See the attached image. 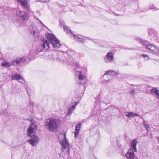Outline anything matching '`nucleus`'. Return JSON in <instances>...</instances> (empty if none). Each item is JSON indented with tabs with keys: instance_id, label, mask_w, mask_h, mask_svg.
Listing matches in <instances>:
<instances>
[{
	"instance_id": "f257e3e1",
	"label": "nucleus",
	"mask_w": 159,
	"mask_h": 159,
	"mask_svg": "<svg viewBox=\"0 0 159 159\" xmlns=\"http://www.w3.org/2000/svg\"><path fill=\"white\" fill-rule=\"evenodd\" d=\"M74 52L71 50H68L66 52H64L61 54L59 59L63 62L72 66L75 73V79L78 81L80 80V66L76 61L72 57Z\"/></svg>"
},
{
	"instance_id": "f03ea898",
	"label": "nucleus",
	"mask_w": 159,
	"mask_h": 159,
	"mask_svg": "<svg viewBox=\"0 0 159 159\" xmlns=\"http://www.w3.org/2000/svg\"><path fill=\"white\" fill-rule=\"evenodd\" d=\"M50 43L55 48H58L61 45L59 40H41L40 44L35 48L34 52L37 54L41 51L48 50L49 48Z\"/></svg>"
},
{
	"instance_id": "7ed1b4c3",
	"label": "nucleus",
	"mask_w": 159,
	"mask_h": 159,
	"mask_svg": "<svg viewBox=\"0 0 159 159\" xmlns=\"http://www.w3.org/2000/svg\"><path fill=\"white\" fill-rule=\"evenodd\" d=\"M36 126V122L32 121L31 124L29 126L27 131L28 136L31 138V139L28 140V142L33 146H36L39 140L38 137L34 134V131L35 130Z\"/></svg>"
},
{
	"instance_id": "20e7f679",
	"label": "nucleus",
	"mask_w": 159,
	"mask_h": 159,
	"mask_svg": "<svg viewBox=\"0 0 159 159\" xmlns=\"http://www.w3.org/2000/svg\"><path fill=\"white\" fill-rule=\"evenodd\" d=\"M57 120L55 119H47L45 122V126L50 131L56 132L58 128L57 123Z\"/></svg>"
},
{
	"instance_id": "39448f33",
	"label": "nucleus",
	"mask_w": 159,
	"mask_h": 159,
	"mask_svg": "<svg viewBox=\"0 0 159 159\" xmlns=\"http://www.w3.org/2000/svg\"><path fill=\"white\" fill-rule=\"evenodd\" d=\"M60 136L63 137V139L59 141L60 143L63 147L62 151L64 152L65 154H67L68 152L69 144L67 140L66 135L65 134H61Z\"/></svg>"
},
{
	"instance_id": "423d86ee",
	"label": "nucleus",
	"mask_w": 159,
	"mask_h": 159,
	"mask_svg": "<svg viewBox=\"0 0 159 159\" xmlns=\"http://www.w3.org/2000/svg\"><path fill=\"white\" fill-rule=\"evenodd\" d=\"M16 13L18 17L23 20H27L28 19V14L20 9L17 10Z\"/></svg>"
},
{
	"instance_id": "0eeeda50",
	"label": "nucleus",
	"mask_w": 159,
	"mask_h": 159,
	"mask_svg": "<svg viewBox=\"0 0 159 159\" xmlns=\"http://www.w3.org/2000/svg\"><path fill=\"white\" fill-rule=\"evenodd\" d=\"M26 59L24 57L17 58L15 60L12 61L11 63V64L14 66L19 65L20 63L23 62L25 61Z\"/></svg>"
},
{
	"instance_id": "6e6552de",
	"label": "nucleus",
	"mask_w": 159,
	"mask_h": 159,
	"mask_svg": "<svg viewBox=\"0 0 159 159\" xmlns=\"http://www.w3.org/2000/svg\"><path fill=\"white\" fill-rule=\"evenodd\" d=\"M104 60L107 63L113 62L114 60L113 54L111 52L107 53L105 58Z\"/></svg>"
},
{
	"instance_id": "1a4fd4ad",
	"label": "nucleus",
	"mask_w": 159,
	"mask_h": 159,
	"mask_svg": "<svg viewBox=\"0 0 159 159\" xmlns=\"http://www.w3.org/2000/svg\"><path fill=\"white\" fill-rule=\"evenodd\" d=\"M17 1L20 2L21 5L24 8L28 11H30V8L28 4V2L27 0H17Z\"/></svg>"
},
{
	"instance_id": "9d476101",
	"label": "nucleus",
	"mask_w": 159,
	"mask_h": 159,
	"mask_svg": "<svg viewBox=\"0 0 159 159\" xmlns=\"http://www.w3.org/2000/svg\"><path fill=\"white\" fill-rule=\"evenodd\" d=\"M63 29L64 32L66 34L69 35H72L74 37H76V34H75V33L72 32L69 27L67 26H64Z\"/></svg>"
},
{
	"instance_id": "9b49d317",
	"label": "nucleus",
	"mask_w": 159,
	"mask_h": 159,
	"mask_svg": "<svg viewBox=\"0 0 159 159\" xmlns=\"http://www.w3.org/2000/svg\"><path fill=\"white\" fill-rule=\"evenodd\" d=\"M87 80L86 73L80 71V83L84 84L86 83Z\"/></svg>"
},
{
	"instance_id": "f8f14e48",
	"label": "nucleus",
	"mask_w": 159,
	"mask_h": 159,
	"mask_svg": "<svg viewBox=\"0 0 159 159\" xmlns=\"http://www.w3.org/2000/svg\"><path fill=\"white\" fill-rule=\"evenodd\" d=\"M126 157L129 159H134L135 155L133 152V150L130 148L128 150L126 154Z\"/></svg>"
},
{
	"instance_id": "ddd939ff",
	"label": "nucleus",
	"mask_w": 159,
	"mask_h": 159,
	"mask_svg": "<svg viewBox=\"0 0 159 159\" xmlns=\"http://www.w3.org/2000/svg\"><path fill=\"white\" fill-rule=\"evenodd\" d=\"M148 33L149 36L153 38L155 37H157V34L153 29H149L148 30Z\"/></svg>"
},
{
	"instance_id": "4468645a",
	"label": "nucleus",
	"mask_w": 159,
	"mask_h": 159,
	"mask_svg": "<svg viewBox=\"0 0 159 159\" xmlns=\"http://www.w3.org/2000/svg\"><path fill=\"white\" fill-rule=\"evenodd\" d=\"M11 80H19L23 79V77L17 73H16L12 75L11 77Z\"/></svg>"
},
{
	"instance_id": "2eb2a0df",
	"label": "nucleus",
	"mask_w": 159,
	"mask_h": 159,
	"mask_svg": "<svg viewBox=\"0 0 159 159\" xmlns=\"http://www.w3.org/2000/svg\"><path fill=\"white\" fill-rule=\"evenodd\" d=\"M138 142L137 140L136 139L132 140L131 142V147L134 152H137L136 145Z\"/></svg>"
},
{
	"instance_id": "dca6fc26",
	"label": "nucleus",
	"mask_w": 159,
	"mask_h": 159,
	"mask_svg": "<svg viewBox=\"0 0 159 159\" xmlns=\"http://www.w3.org/2000/svg\"><path fill=\"white\" fill-rule=\"evenodd\" d=\"M78 103L79 102H75L74 104L71 106V108H70V106L69 107L67 112V114L68 115H70L72 113V111L75 109V107L78 104Z\"/></svg>"
},
{
	"instance_id": "f3484780",
	"label": "nucleus",
	"mask_w": 159,
	"mask_h": 159,
	"mask_svg": "<svg viewBox=\"0 0 159 159\" xmlns=\"http://www.w3.org/2000/svg\"><path fill=\"white\" fill-rule=\"evenodd\" d=\"M48 40H58L56 36L52 34L47 33L45 34Z\"/></svg>"
},
{
	"instance_id": "a211bd4d",
	"label": "nucleus",
	"mask_w": 159,
	"mask_h": 159,
	"mask_svg": "<svg viewBox=\"0 0 159 159\" xmlns=\"http://www.w3.org/2000/svg\"><path fill=\"white\" fill-rule=\"evenodd\" d=\"M118 73L115 71L113 70H110L109 71H106L105 74L103 75V77L105 75H109L110 76L112 77L117 76Z\"/></svg>"
},
{
	"instance_id": "6ab92c4d",
	"label": "nucleus",
	"mask_w": 159,
	"mask_h": 159,
	"mask_svg": "<svg viewBox=\"0 0 159 159\" xmlns=\"http://www.w3.org/2000/svg\"><path fill=\"white\" fill-rule=\"evenodd\" d=\"M151 48H150V50L154 53L157 52L158 50H159V47L156 46L155 45L152 44Z\"/></svg>"
},
{
	"instance_id": "aec40b11",
	"label": "nucleus",
	"mask_w": 159,
	"mask_h": 159,
	"mask_svg": "<svg viewBox=\"0 0 159 159\" xmlns=\"http://www.w3.org/2000/svg\"><path fill=\"white\" fill-rule=\"evenodd\" d=\"M159 90L157 89L156 88L152 87V89L150 90V93L151 94L154 93L157 96V97L159 98Z\"/></svg>"
},
{
	"instance_id": "412c9836",
	"label": "nucleus",
	"mask_w": 159,
	"mask_h": 159,
	"mask_svg": "<svg viewBox=\"0 0 159 159\" xmlns=\"http://www.w3.org/2000/svg\"><path fill=\"white\" fill-rule=\"evenodd\" d=\"M140 43L142 45L145 46L146 48L150 50V48H151L152 44H146V40H140Z\"/></svg>"
},
{
	"instance_id": "4be33fe9",
	"label": "nucleus",
	"mask_w": 159,
	"mask_h": 159,
	"mask_svg": "<svg viewBox=\"0 0 159 159\" xmlns=\"http://www.w3.org/2000/svg\"><path fill=\"white\" fill-rule=\"evenodd\" d=\"M80 130V123L78 124L76 126L74 132L75 137L76 138L77 135L79 134V130Z\"/></svg>"
},
{
	"instance_id": "5701e85b",
	"label": "nucleus",
	"mask_w": 159,
	"mask_h": 159,
	"mask_svg": "<svg viewBox=\"0 0 159 159\" xmlns=\"http://www.w3.org/2000/svg\"><path fill=\"white\" fill-rule=\"evenodd\" d=\"M31 33L34 36H38V31L35 29L31 30Z\"/></svg>"
},
{
	"instance_id": "b1692460",
	"label": "nucleus",
	"mask_w": 159,
	"mask_h": 159,
	"mask_svg": "<svg viewBox=\"0 0 159 159\" xmlns=\"http://www.w3.org/2000/svg\"><path fill=\"white\" fill-rule=\"evenodd\" d=\"M153 9L154 11L158 10L159 8H157L156 7H154V5L152 4L149 6L148 8V10H151Z\"/></svg>"
},
{
	"instance_id": "393cba45",
	"label": "nucleus",
	"mask_w": 159,
	"mask_h": 159,
	"mask_svg": "<svg viewBox=\"0 0 159 159\" xmlns=\"http://www.w3.org/2000/svg\"><path fill=\"white\" fill-rule=\"evenodd\" d=\"M125 116L129 118L133 117V112H129L125 113Z\"/></svg>"
},
{
	"instance_id": "a878e982",
	"label": "nucleus",
	"mask_w": 159,
	"mask_h": 159,
	"mask_svg": "<svg viewBox=\"0 0 159 159\" xmlns=\"http://www.w3.org/2000/svg\"><path fill=\"white\" fill-rule=\"evenodd\" d=\"M2 65L4 67H9L10 66V63L6 61H3L2 63Z\"/></svg>"
},
{
	"instance_id": "bb28decb",
	"label": "nucleus",
	"mask_w": 159,
	"mask_h": 159,
	"mask_svg": "<svg viewBox=\"0 0 159 159\" xmlns=\"http://www.w3.org/2000/svg\"><path fill=\"white\" fill-rule=\"evenodd\" d=\"M142 56L143 57H144L145 60H148L149 59V57L148 55L146 54H142Z\"/></svg>"
},
{
	"instance_id": "cd10ccee",
	"label": "nucleus",
	"mask_w": 159,
	"mask_h": 159,
	"mask_svg": "<svg viewBox=\"0 0 159 159\" xmlns=\"http://www.w3.org/2000/svg\"><path fill=\"white\" fill-rule=\"evenodd\" d=\"M143 125L144 126V127L146 128L147 132H148V129L149 127V125L148 124H144V125Z\"/></svg>"
},
{
	"instance_id": "c85d7f7f",
	"label": "nucleus",
	"mask_w": 159,
	"mask_h": 159,
	"mask_svg": "<svg viewBox=\"0 0 159 159\" xmlns=\"http://www.w3.org/2000/svg\"><path fill=\"white\" fill-rule=\"evenodd\" d=\"M60 24L61 25L63 26V28H64V26H65V23L64 21L62 20H60L59 21Z\"/></svg>"
},
{
	"instance_id": "c756f323",
	"label": "nucleus",
	"mask_w": 159,
	"mask_h": 159,
	"mask_svg": "<svg viewBox=\"0 0 159 159\" xmlns=\"http://www.w3.org/2000/svg\"><path fill=\"white\" fill-rule=\"evenodd\" d=\"M135 116H139L140 118H141V116H139L138 114L134 113L133 112V117Z\"/></svg>"
},
{
	"instance_id": "7c9ffc66",
	"label": "nucleus",
	"mask_w": 159,
	"mask_h": 159,
	"mask_svg": "<svg viewBox=\"0 0 159 159\" xmlns=\"http://www.w3.org/2000/svg\"><path fill=\"white\" fill-rule=\"evenodd\" d=\"M140 118H142L143 120V125H144V124H146V123H145V120H144V119H143L141 117Z\"/></svg>"
},
{
	"instance_id": "2f4dec72",
	"label": "nucleus",
	"mask_w": 159,
	"mask_h": 159,
	"mask_svg": "<svg viewBox=\"0 0 159 159\" xmlns=\"http://www.w3.org/2000/svg\"><path fill=\"white\" fill-rule=\"evenodd\" d=\"M135 92V91L134 90H132L131 91V93L132 94L134 95Z\"/></svg>"
},
{
	"instance_id": "473e14b6",
	"label": "nucleus",
	"mask_w": 159,
	"mask_h": 159,
	"mask_svg": "<svg viewBox=\"0 0 159 159\" xmlns=\"http://www.w3.org/2000/svg\"><path fill=\"white\" fill-rule=\"evenodd\" d=\"M39 1L43 2H45L46 3V0H39Z\"/></svg>"
},
{
	"instance_id": "72a5a7b5",
	"label": "nucleus",
	"mask_w": 159,
	"mask_h": 159,
	"mask_svg": "<svg viewBox=\"0 0 159 159\" xmlns=\"http://www.w3.org/2000/svg\"><path fill=\"white\" fill-rule=\"evenodd\" d=\"M156 138L157 140L158 143H159V137H156Z\"/></svg>"
},
{
	"instance_id": "f704fd0d",
	"label": "nucleus",
	"mask_w": 159,
	"mask_h": 159,
	"mask_svg": "<svg viewBox=\"0 0 159 159\" xmlns=\"http://www.w3.org/2000/svg\"><path fill=\"white\" fill-rule=\"evenodd\" d=\"M109 81H110V80L109 79H108V80H106L105 81V82L107 83Z\"/></svg>"
},
{
	"instance_id": "c9c22d12",
	"label": "nucleus",
	"mask_w": 159,
	"mask_h": 159,
	"mask_svg": "<svg viewBox=\"0 0 159 159\" xmlns=\"http://www.w3.org/2000/svg\"><path fill=\"white\" fill-rule=\"evenodd\" d=\"M51 0H46V3H48Z\"/></svg>"
},
{
	"instance_id": "e433bc0d",
	"label": "nucleus",
	"mask_w": 159,
	"mask_h": 159,
	"mask_svg": "<svg viewBox=\"0 0 159 159\" xmlns=\"http://www.w3.org/2000/svg\"><path fill=\"white\" fill-rule=\"evenodd\" d=\"M39 20V21L41 23L42 25H43V24L41 21H40Z\"/></svg>"
},
{
	"instance_id": "4c0bfd02",
	"label": "nucleus",
	"mask_w": 159,
	"mask_h": 159,
	"mask_svg": "<svg viewBox=\"0 0 159 159\" xmlns=\"http://www.w3.org/2000/svg\"><path fill=\"white\" fill-rule=\"evenodd\" d=\"M43 25L44 26V27H46V26H45V25L44 24H43Z\"/></svg>"
},
{
	"instance_id": "58836bf2",
	"label": "nucleus",
	"mask_w": 159,
	"mask_h": 159,
	"mask_svg": "<svg viewBox=\"0 0 159 159\" xmlns=\"http://www.w3.org/2000/svg\"><path fill=\"white\" fill-rule=\"evenodd\" d=\"M137 40H140L139 38H138L137 39Z\"/></svg>"
},
{
	"instance_id": "ea45409f",
	"label": "nucleus",
	"mask_w": 159,
	"mask_h": 159,
	"mask_svg": "<svg viewBox=\"0 0 159 159\" xmlns=\"http://www.w3.org/2000/svg\"><path fill=\"white\" fill-rule=\"evenodd\" d=\"M30 105H31V106H33V104H31V103H30Z\"/></svg>"
},
{
	"instance_id": "a19ab883",
	"label": "nucleus",
	"mask_w": 159,
	"mask_h": 159,
	"mask_svg": "<svg viewBox=\"0 0 159 159\" xmlns=\"http://www.w3.org/2000/svg\"><path fill=\"white\" fill-rule=\"evenodd\" d=\"M83 86V88H85L84 87V86Z\"/></svg>"
},
{
	"instance_id": "79ce46f5",
	"label": "nucleus",
	"mask_w": 159,
	"mask_h": 159,
	"mask_svg": "<svg viewBox=\"0 0 159 159\" xmlns=\"http://www.w3.org/2000/svg\"><path fill=\"white\" fill-rule=\"evenodd\" d=\"M80 40L81 39H82V40H83V39H82V38H80Z\"/></svg>"
},
{
	"instance_id": "37998d69",
	"label": "nucleus",
	"mask_w": 159,
	"mask_h": 159,
	"mask_svg": "<svg viewBox=\"0 0 159 159\" xmlns=\"http://www.w3.org/2000/svg\"><path fill=\"white\" fill-rule=\"evenodd\" d=\"M80 126L81 125V124L80 123Z\"/></svg>"
}]
</instances>
